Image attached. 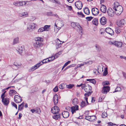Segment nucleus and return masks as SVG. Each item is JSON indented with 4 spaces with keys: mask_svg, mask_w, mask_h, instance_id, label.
Wrapping results in <instances>:
<instances>
[{
    "mask_svg": "<svg viewBox=\"0 0 126 126\" xmlns=\"http://www.w3.org/2000/svg\"><path fill=\"white\" fill-rule=\"evenodd\" d=\"M54 58L53 56L48 58V59H47V61H49V62L54 60Z\"/></svg>",
    "mask_w": 126,
    "mask_h": 126,
    "instance_id": "nucleus-42",
    "label": "nucleus"
},
{
    "mask_svg": "<svg viewBox=\"0 0 126 126\" xmlns=\"http://www.w3.org/2000/svg\"><path fill=\"white\" fill-rule=\"evenodd\" d=\"M78 106L76 105L75 106L72 107L71 108V112L72 114H73L74 112H75L76 110H78Z\"/></svg>",
    "mask_w": 126,
    "mask_h": 126,
    "instance_id": "nucleus-15",
    "label": "nucleus"
},
{
    "mask_svg": "<svg viewBox=\"0 0 126 126\" xmlns=\"http://www.w3.org/2000/svg\"><path fill=\"white\" fill-rule=\"evenodd\" d=\"M113 9H114L115 7L116 8V7H118L119 6H121V5H119V3L117 2H114V4L113 5Z\"/></svg>",
    "mask_w": 126,
    "mask_h": 126,
    "instance_id": "nucleus-28",
    "label": "nucleus"
},
{
    "mask_svg": "<svg viewBox=\"0 0 126 126\" xmlns=\"http://www.w3.org/2000/svg\"><path fill=\"white\" fill-rule=\"evenodd\" d=\"M108 125L109 126H112V125H116V124H113L111 122L109 123H108Z\"/></svg>",
    "mask_w": 126,
    "mask_h": 126,
    "instance_id": "nucleus-60",
    "label": "nucleus"
},
{
    "mask_svg": "<svg viewBox=\"0 0 126 126\" xmlns=\"http://www.w3.org/2000/svg\"><path fill=\"white\" fill-rule=\"evenodd\" d=\"M71 62L70 61H67V62H66L65 64H64V65L66 66H67L68 64L70 63Z\"/></svg>",
    "mask_w": 126,
    "mask_h": 126,
    "instance_id": "nucleus-61",
    "label": "nucleus"
},
{
    "mask_svg": "<svg viewBox=\"0 0 126 126\" xmlns=\"http://www.w3.org/2000/svg\"><path fill=\"white\" fill-rule=\"evenodd\" d=\"M92 14L94 15H97L99 13V10L96 8H93L92 10Z\"/></svg>",
    "mask_w": 126,
    "mask_h": 126,
    "instance_id": "nucleus-11",
    "label": "nucleus"
},
{
    "mask_svg": "<svg viewBox=\"0 0 126 126\" xmlns=\"http://www.w3.org/2000/svg\"><path fill=\"white\" fill-rule=\"evenodd\" d=\"M36 42L33 44L34 47L36 48H39L41 46V42L43 41V39L40 37H38L36 38Z\"/></svg>",
    "mask_w": 126,
    "mask_h": 126,
    "instance_id": "nucleus-1",
    "label": "nucleus"
},
{
    "mask_svg": "<svg viewBox=\"0 0 126 126\" xmlns=\"http://www.w3.org/2000/svg\"><path fill=\"white\" fill-rule=\"evenodd\" d=\"M58 91V86H56L53 89V91L55 92H56Z\"/></svg>",
    "mask_w": 126,
    "mask_h": 126,
    "instance_id": "nucleus-50",
    "label": "nucleus"
},
{
    "mask_svg": "<svg viewBox=\"0 0 126 126\" xmlns=\"http://www.w3.org/2000/svg\"><path fill=\"white\" fill-rule=\"evenodd\" d=\"M11 104L16 109H17V105L14 102H12Z\"/></svg>",
    "mask_w": 126,
    "mask_h": 126,
    "instance_id": "nucleus-48",
    "label": "nucleus"
},
{
    "mask_svg": "<svg viewBox=\"0 0 126 126\" xmlns=\"http://www.w3.org/2000/svg\"><path fill=\"white\" fill-rule=\"evenodd\" d=\"M36 111L37 113H40L41 112V110H40V109L39 108H37L36 109Z\"/></svg>",
    "mask_w": 126,
    "mask_h": 126,
    "instance_id": "nucleus-57",
    "label": "nucleus"
},
{
    "mask_svg": "<svg viewBox=\"0 0 126 126\" xmlns=\"http://www.w3.org/2000/svg\"><path fill=\"white\" fill-rule=\"evenodd\" d=\"M78 102V99L76 98H74L72 100V103L74 105H76Z\"/></svg>",
    "mask_w": 126,
    "mask_h": 126,
    "instance_id": "nucleus-38",
    "label": "nucleus"
},
{
    "mask_svg": "<svg viewBox=\"0 0 126 126\" xmlns=\"http://www.w3.org/2000/svg\"><path fill=\"white\" fill-rule=\"evenodd\" d=\"M19 42V38L18 37L14 39L13 43V45L18 43Z\"/></svg>",
    "mask_w": 126,
    "mask_h": 126,
    "instance_id": "nucleus-32",
    "label": "nucleus"
},
{
    "mask_svg": "<svg viewBox=\"0 0 126 126\" xmlns=\"http://www.w3.org/2000/svg\"><path fill=\"white\" fill-rule=\"evenodd\" d=\"M96 118L95 116H90V121H94L96 120Z\"/></svg>",
    "mask_w": 126,
    "mask_h": 126,
    "instance_id": "nucleus-30",
    "label": "nucleus"
},
{
    "mask_svg": "<svg viewBox=\"0 0 126 126\" xmlns=\"http://www.w3.org/2000/svg\"><path fill=\"white\" fill-rule=\"evenodd\" d=\"M95 47L97 50H99L100 49V47L97 44L95 45Z\"/></svg>",
    "mask_w": 126,
    "mask_h": 126,
    "instance_id": "nucleus-52",
    "label": "nucleus"
},
{
    "mask_svg": "<svg viewBox=\"0 0 126 126\" xmlns=\"http://www.w3.org/2000/svg\"><path fill=\"white\" fill-rule=\"evenodd\" d=\"M100 22L101 24L103 25H105L107 22V19L104 17H103L100 19Z\"/></svg>",
    "mask_w": 126,
    "mask_h": 126,
    "instance_id": "nucleus-13",
    "label": "nucleus"
},
{
    "mask_svg": "<svg viewBox=\"0 0 126 126\" xmlns=\"http://www.w3.org/2000/svg\"><path fill=\"white\" fill-rule=\"evenodd\" d=\"M47 59H46L43 60L42 61L39 63V64L41 66L44 63H45L49 62V61H47Z\"/></svg>",
    "mask_w": 126,
    "mask_h": 126,
    "instance_id": "nucleus-33",
    "label": "nucleus"
},
{
    "mask_svg": "<svg viewBox=\"0 0 126 126\" xmlns=\"http://www.w3.org/2000/svg\"><path fill=\"white\" fill-rule=\"evenodd\" d=\"M75 5L78 9L79 10H80L82 7V3L80 1H77L75 3Z\"/></svg>",
    "mask_w": 126,
    "mask_h": 126,
    "instance_id": "nucleus-7",
    "label": "nucleus"
},
{
    "mask_svg": "<svg viewBox=\"0 0 126 126\" xmlns=\"http://www.w3.org/2000/svg\"><path fill=\"white\" fill-rule=\"evenodd\" d=\"M109 82L108 81H105L104 82V85H108L109 84Z\"/></svg>",
    "mask_w": 126,
    "mask_h": 126,
    "instance_id": "nucleus-62",
    "label": "nucleus"
},
{
    "mask_svg": "<svg viewBox=\"0 0 126 126\" xmlns=\"http://www.w3.org/2000/svg\"><path fill=\"white\" fill-rule=\"evenodd\" d=\"M24 104V103L23 102L21 104L19 105L18 106V110H21L23 109V106Z\"/></svg>",
    "mask_w": 126,
    "mask_h": 126,
    "instance_id": "nucleus-31",
    "label": "nucleus"
},
{
    "mask_svg": "<svg viewBox=\"0 0 126 126\" xmlns=\"http://www.w3.org/2000/svg\"><path fill=\"white\" fill-rule=\"evenodd\" d=\"M92 93V92H90L89 93H88V92H86V93H85V94L84 96L85 97H86L88 96L91 94V93Z\"/></svg>",
    "mask_w": 126,
    "mask_h": 126,
    "instance_id": "nucleus-44",
    "label": "nucleus"
},
{
    "mask_svg": "<svg viewBox=\"0 0 126 126\" xmlns=\"http://www.w3.org/2000/svg\"><path fill=\"white\" fill-rule=\"evenodd\" d=\"M90 116H86L85 117V119L89 121L90 120Z\"/></svg>",
    "mask_w": 126,
    "mask_h": 126,
    "instance_id": "nucleus-56",
    "label": "nucleus"
},
{
    "mask_svg": "<svg viewBox=\"0 0 126 126\" xmlns=\"http://www.w3.org/2000/svg\"><path fill=\"white\" fill-rule=\"evenodd\" d=\"M115 45L117 47H120L122 46V43L121 42L115 41Z\"/></svg>",
    "mask_w": 126,
    "mask_h": 126,
    "instance_id": "nucleus-20",
    "label": "nucleus"
},
{
    "mask_svg": "<svg viewBox=\"0 0 126 126\" xmlns=\"http://www.w3.org/2000/svg\"><path fill=\"white\" fill-rule=\"evenodd\" d=\"M86 80L88 81H89L94 84H95L96 83V81L94 79H87Z\"/></svg>",
    "mask_w": 126,
    "mask_h": 126,
    "instance_id": "nucleus-34",
    "label": "nucleus"
},
{
    "mask_svg": "<svg viewBox=\"0 0 126 126\" xmlns=\"http://www.w3.org/2000/svg\"><path fill=\"white\" fill-rule=\"evenodd\" d=\"M16 93V92L14 90H10L9 93V95L13 96Z\"/></svg>",
    "mask_w": 126,
    "mask_h": 126,
    "instance_id": "nucleus-22",
    "label": "nucleus"
},
{
    "mask_svg": "<svg viewBox=\"0 0 126 126\" xmlns=\"http://www.w3.org/2000/svg\"><path fill=\"white\" fill-rule=\"evenodd\" d=\"M77 14H78L80 15L82 17H84V15L81 12H78Z\"/></svg>",
    "mask_w": 126,
    "mask_h": 126,
    "instance_id": "nucleus-49",
    "label": "nucleus"
},
{
    "mask_svg": "<svg viewBox=\"0 0 126 126\" xmlns=\"http://www.w3.org/2000/svg\"><path fill=\"white\" fill-rule=\"evenodd\" d=\"M106 32L111 35H113L114 32L113 30L110 28H107L105 29Z\"/></svg>",
    "mask_w": 126,
    "mask_h": 126,
    "instance_id": "nucleus-10",
    "label": "nucleus"
},
{
    "mask_svg": "<svg viewBox=\"0 0 126 126\" xmlns=\"http://www.w3.org/2000/svg\"><path fill=\"white\" fill-rule=\"evenodd\" d=\"M14 65L18 68H21L22 67V64L21 63L18 64L16 62H14Z\"/></svg>",
    "mask_w": 126,
    "mask_h": 126,
    "instance_id": "nucleus-24",
    "label": "nucleus"
},
{
    "mask_svg": "<svg viewBox=\"0 0 126 126\" xmlns=\"http://www.w3.org/2000/svg\"><path fill=\"white\" fill-rule=\"evenodd\" d=\"M63 117L64 118H66L69 116V113L67 111H64L62 113Z\"/></svg>",
    "mask_w": 126,
    "mask_h": 126,
    "instance_id": "nucleus-16",
    "label": "nucleus"
},
{
    "mask_svg": "<svg viewBox=\"0 0 126 126\" xmlns=\"http://www.w3.org/2000/svg\"><path fill=\"white\" fill-rule=\"evenodd\" d=\"M79 25V23H75L74 22H72L71 24V25L73 28H74L76 26H78Z\"/></svg>",
    "mask_w": 126,
    "mask_h": 126,
    "instance_id": "nucleus-29",
    "label": "nucleus"
},
{
    "mask_svg": "<svg viewBox=\"0 0 126 126\" xmlns=\"http://www.w3.org/2000/svg\"><path fill=\"white\" fill-rule=\"evenodd\" d=\"M23 2L24 1H23L19 2H15L13 3V4L16 6H23Z\"/></svg>",
    "mask_w": 126,
    "mask_h": 126,
    "instance_id": "nucleus-14",
    "label": "nucleus"
},
{
    "mask_svg": "<svg viewBox=\"0 0 126 126\" xmlns=\"http://www.w3.org/2000/svg\"><path fill=\"white\" fill-rule=\"evenodd\" d=\"M31 2L30 1H24L23 2L24 3V5H27L29 4V3Z\"/></svg>",
    "mask_w": 126,
    "mask_h": 126,
    "instance_id": "nucleus-54",
    "label": "nucleus"
},
{
    "mask_svg": "<svg viewBox=\"0 0 126 126\" xmlns=\"http://www.w3.org/2000/svg\"><path fill=\"white\" fill-rule=\"evenodd\" d=\"M57 39L58 40V41H57V43H58V44H62L64 42H62V43H61V41L59 39Z\"/></svg>",
    "mask_w": 126,
    "mask_h": 126,
    "instance_id": "nucleus-58",
    "label": "nucleus"
},
{
    "mask_svg": "<svg viewBox=\"0 0 126 126\" xmlns=\"http://www.w3.org/2000/svg\"><path fill=\"white\" fill-rule=\"evenodd\" d=\"M36 24L34 23H30L28 24L27 30L28 32H30L31 30L34 29L36 26Z\"/></svg>",
    "mask_w": 126,
    "mask_h": 126,
    "instance_id": "nucleus-4",
    "label": "nucleus"
},
{
    "mask_svg": "<svg viewBox=\"0 0 126 126\" xmlns=\"http://www.w3.org/2000/svg\"><path fill=\"white\" fill-rule=\"evenodd\" d=\"M84 12L86 14L89 15L90 14V11L88 8L87 7H85L84 9Z\"/></svg>",
    "mask_w": 126,
    "mask_h": 126,
    "instance_id": "nucleus-26",
    "label": "nucleus"
},
{
    "mask_svg": "<svg viewBox=\"0 0 126 126\" xmlns=\"http://www.w3.org/2000/svg\"><path fill=\"white\" fill-rule=\"evenodd\" d=\"M47 15L48 16H52V12H47Z\"/></svg>",
    "mask_w": 126,
    "mask_h": 126,
    "instance_id": "nucleus-63",
    "label": "nucleus"
},
{
    "mask_svg": "<svg viewBox=\"0 0 126 126\" xmlns=\"http://www.w3.org/2000/svg\"><path fill=\"white\" fill-rule=\"evenodd\" d=\"M40 66L39 63H38L35 64L34 66L32 67L31 69V70L33 71L37 68Z\"/></svg>",
    "mask_w": 126,
    "mask_h": 126,
    "instance_id": "nucleus-19",
    "label": "nucleus"
},
{
    "mask_svg": "<svg viewBox=\"0 0 126 126\" xmlns=\"http://www.w3.org/2000/svg\"><path fill=\"white\" fill-rule=\"evenodd\" d=\"M2 102L4 105H7L9 103V101L8 98H4L3 97H2Z\"/></svg>",
    "mask_w": 126,
    "mask_h": 126,
    "instance_id": "nucleus-12",
    "label": "nucleus"
},
{
    "mask_svg": "<svg viewBox=\"0 0 126 126\" xmlns=\"http://www.w3.org/2000/svg\"><path fill=\"white\" fill-rule=\"evenodd\" d=\"M6 92V91H5L3 93V94L1 95V98H2V97H3L4 98L5 97L4 95Z\"/></svg>",
    "mask_w": 126,
    "mask_h": 126,
    "instance_id": "nucleus-59",
    "label": "nucleus"
},
{
    "mask_svg": "<svg viewBox=\"0 0 126 126\" xmlns=\"http://www.w3.org/2000/svg\"><path fill=\"white\" fill-rule=\"evenodd\" d=\"M75 66V65L74 64H72L71 65H69L68 66H67V68H68V69H69L71 67H74Z\"/></svg>",
    "mask_w": 126,
    "mask_h": 126,
    "instance_id": "nucleus-55",
    "label": "nucleus"
},
{
    "mask_svg": "<svg viewBox=\"0 0 126 126\" xmlns=\"http://www.w3.org/2000/svg\"><path fill=\"white\" fill-rule=\"evenodd\" d=\"M87 104L84 101H83L80 103V106L82 107H83L85 106H87Z\"/></svg>",
    "mask_w": 126,
    "mask_h": 126,
    "instance_id": "nucleus-36",
    "label": "nucleus"
},
{
    "mask_svg": "<svg viewBox=\"0 0 126 126\" xmlns=\"http://www.w3.org/2000/svg\"><path fill=\"white\" fill-rule=\"evenodd\" d=\"M92 61H89L87 62H85L84 63L85 64H87V65H89L91 64L92 63Z\"/></svg>",
    "mask_w": 126,
    "mask_h": 126,
    "instance_id": "nucleus-43",
    "label": "nucleus"
},
{
    "mask_svg": "<svg viewBox=\"0 0 126 126\" xmlns=\"http://www.w3.org/2000/svg\"><path fill=\"white\" fill-rule=\"evenodd\" d=\"M19 16L20 17H26L28 16V15L27 12H24L22 13L19 14Z\"/></svg>",
    "mask_w": 126,
    "mask_h": 126,
    "instance_id": "nucleus-21",
    "label": "nucleus"
},
{
    "mask_svg": "<svg viewBox=\"0 0 126 126\" xmlns=\"http://www.w3.org/2000/svg\"><path fill=\"white\" fill-rule=\"evenodd\" d=\"M108 74V71L107 70H105L103 72V75L104 76H106Z\"/></svg>",
    "mask_w": 126,
    "mask_h": 126,
    "instance_id": "nucleus-51",
    "label": "nucleus"
},
{
    "mask_svg": "<svg viewBox=\"0 0 126 126\" xmlns=\"http://www.w3.org/2000/svg\"><path fill=\"white\" fill-rule=\"evenodd\" d=\"M50 26V25H46L43 28L44 29V31H48Z\"/></svg>",
    "mask_w": 126,
    "mask_h": 126,
    "instance_id": "nucleus-37",
    "label": "nucleus"
},
{
    "mask_svg": "<svg viewBox=\"0 0 126 126\" xmlns=\"http://www.w3.org/2000/svg\"><path fill=\"white\" fill-rule=\"evenodd\" d=\"M106 6L103 5H101L100 8L101 11L103 13H105L106 12Z\"/></svg>",
    "mask_w": 126,
    "mask_h": 126,
    "instance_id": "nucleus-18",
    "label": "nucleus"
},
{
    "mask_svg": "<svg viewBox=\"0 0 126 126\" xmlns=\"http://www.w3.org/2000/svg\"><path fill=\"white\" fill-rule=\"evenodd\" d=\"M110 90V87L109 86H103L102 88L101 92L103 94H106L107 92H109Z\"/></svg>",
    "mask_w": 126,
    "mask_h": 126,
    "instance_id": "nucleus-5",
    "label": "nucleus"
},
{
    "mask_svg": "<svg viewBox=\"0 0 126 126\" xmlns=\"http://www.w3.org/2000/svg\"><path fill=\"white\" fill-rule=\"evenodd\" d=\"M14 99L16 103L20 102L22 100V99L20 96L17 95L15 96Z\"/></svg>",
    "mask_w": 126,
    "mask_h": 126,
    "instance_id": "nucleus-8",
    "label": "nucleus"
},
{
    "mask_svg": "<svg viewBox=\"0 0 126 126\" xmlns=\"http://www.w3.org/2000/svg\"><path fill=\"white\" fill-rule=\"evenodd\" d=\"M107 13L109 16L112 17L114 15L113 10L111 8H109L108 10Z\"/></svg>",
    "mask_w": 126,
    "mask_h": 126,
    "instance_id": "nucleus-9",
    "label": "nucleus"
},
{
    "mask_svg": "<svg viewBox=\"0 0 126 126\" xmlns=\"http://www.w3.org/2000/svg\"><path fill=\"white\" fill-rule=\"evenodd\" d=\"M18 53L20 55H22V53L23 52L22 47L21 46H19L18 48Z\"/></svg>",
    "mask_w": 126,
    "mask_h": 126,
    "instance_id": "nucleus-23",
    "label": "nucleus"
},
{
    "mask_svg": "<svg viewBox=\"0 0 126 126\" xmlns=\"http://www.w3.org/2000/svg\"><path fill=\"white\" fill-rule=\"evenodd\" d=\"M62 51H59L58 53L55 54L53 56V57L54 59L57 58L59 56V55L61 54Z\"/></svg>",
    "mask_w": 126,
    "mask_h": 126,
    "instance_id": "nucleus-35",
    "label": "nucleus"
},
{
    "mask_svg": "<svg viewBox=\"0 0 126 126\" xmlns=\"http://www.w3.org/2000/svg\"><path fill=\"white\" fill-rule=\"evenodd\" d=\"M60 114L57 113L53 116V118L56 120H57L60 118Z\"/></svg>",
    "mask_w": 126,
    "mask_h": 126,
    "instance_id": "nucleus-25",
    "label": "nucleus"
},
{
    "mask_svg": "<svg viewBox=\"0 0 126 126\" xmlns=\"http://www.w3.org/2000/svg\"><path fill=\"white\" fill-rule=\"evenodd\" d=\"M121 88L120 87H117L115 90L114 92H113V93L117 92H121Z\"/></svg>",
    "mask_w": 126,
    "mask_h": 126,
    "instance_id": "nucleus-39",
    "label": "nucleus"
},
{
    "mask_svg": "<svg viewBox=\"0 0 126 126\" xmlns=\"http://www.w3.org/2000/svg\"><path fill=\"white\" fill-rule=\"evenodd\" d=\"M53 100L54 104L56 105L58 103V100L57 95L56 94L54 95L53 97Z\"/></svg>",
    "mask_w": 126,
    "mask_h": 126,
    "instance_id": "nucleus-17",
    "label": "nucleus"
},
{
    "mask_svg": "<svg viewBox=\"0 0 126 126\" xmlns=\"http://www.w3.org/2000/svg\"><path fill=\"white\" fill-rule=\"evenodd\" d=\"M92 22L93 24L97 25L98 24V19L97 18H94L93 19Z\"/></svg>",
    "mask_w": 126,
    "mask_h": 126,
    "instance_id": "nucleus-27",
    "label": "nucleus"
},
{
    "mask_svg": "<svg viewBox=\"0 0 126 126\" xmlns=\"http://www.w3.org/2000/svg\"><path fill=\"white\" fill-rule=\"evenodd\" d=\"M51 111L53 113L57 114L59 111V108L57 106H55L52 108Z\"/></svg>",
    "mask_w": 126,
    "mask_h": 126,
    "instance_id": "nucleus-6",
    "label": "nucleus"
},
{
    "mask_svg": "<svg viewBox=\"0 0 126 126\" xmlns=\"http://www.w3.org/2000/svg\"><path fill=\"white\" fill-rule=\"evenodd\" d=\"M81 88H84L86 92L89 93L91 91L92 89V87L90 86L88 84L86 85L85 84H83V86H82Z\"/></svg>",
    "mask_w": 126,
    "mask_h": 126,
    "instance_id": "nucleus-3",
    "label": "nucleus"
},
{
    "mask_svg": "<svg viewBox=\"0 0 126 126\" xmlns=\"http://www.w3.org/2000/svg\"><path fill=\"white\" fill-rule=\"evenodd\" d=\"M107 115L106 113H102V116L103 118H105L106 117Z\"/></svg>",
    "mask_w": 126,
    "mask_h": 126,
    "instance_id": "nucleus-53",
    "label": "nucleus"
},
{
    "mask_svg": "<svg viewBox=\"0 0 126 126\" xmlns=\"http://www.w3.org/2000/svg\"><path fill=\"white\" fill-rule=\"evenodd\" d=\"M113 9L115 11V13L116 15H119L122 12L123 8L122 6H119L116 8L115 7Z\"/></svg>",
    "mask_w": 126,
    "mask_h": 126,
    "instance_id": "nucleus-2",
    "label": "nucleus"
},
{
    "mask_svg": "<svg viewBox=\"0 0 126 126\" xmlns=\"http://www.w3.org/2000/svg\"><path fill=\"white\" fill-rule=\"evenodd\" d=\"M74 85L73 84H70L69 85H66V86L68 88L71 89L74 87Z\"/></svg>",
    "mask_w": 126,
    "mask_h": 126,
    "instance_id": "nucleus-40",
    "label": "nucleus"
},
{
    "mask_svg": "<svg viewBox=\"0 0 126 126\" xmlns=\"http://www.w3.org/2000/svg\"><path fill=\"white\" fill-rule=\"evenodd\" d=\"M44 31V29L43 28V27L41 28L38 30V32H42Z\"/></svg>",
    "mask_w": 126,
    "mask_h": 126,
    "instance_id": "nucleus-45",
    "label": "nucleus"
},
{
    "mask_svg": "<svg viewBox=\"0 0 126 126\" xmlns=\"http://www.w3.org/2000/svg\"><path fill=\"white\" fill-rule=\"evenodd\" d=\"M115 32L117 33H119L121 32V31L120 29L117 28L116 29Z\"/></svg>",
    "mask_w": 126,
    "mask_h": 126,
    "instance_id": "nucleus-47",
    "label": "nucleus"
},
{
    "mask_svg": "<svg viewBox=\"0 0 126 126\" xmlns=\"http://www.w3.org/2000/svg\"><path fill=\"white\" fill-rule=\"evenodd\" d=\"M93 17L91 16L88 17L86 18V19L88 21H91L93 18Z\"/></svg>",
    "mask_w": 126,
    "mask_h": 126,
    "instance_id": "nucleus-46",
    "label": "nucleus"
},
{
    "mask_svg": "<svg viewBox=\"0 0 126 126\" xmlns=\"http://www.w3.org/2000/svg\"><path fill=\"white\" fill-rule=\"evenodd\" d=\"M95 98L94 97H93L92 98V100L91 101L92 102H94L95 101Z\"/></svg>",
    "mask_w": 126,
    "mask_h": 126,
    "instance_id": "nucleus-64",
    "label": "nucleus"
},
{
    "mask_svg": "<svg viewBox=\"0 0 126 126\" xmlns=\"http://www.w3.org/2000/svg\"><path fill=\"white\" fill-rule=\"evenodd\" d=\"M64 83H62L59 86V88L61 89H63L64 88Z\"/></svg>",
    "mask_w": 126,
    "mask_h": 126,
    "instance_id": "nucleus-41",
    "label": "nucleus"
}]
</instances>
